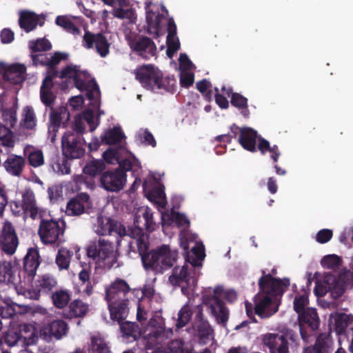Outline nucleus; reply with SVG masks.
Listing matches in <instances>:
<instances>
[{
  "label": "nucleus",
  "instance_id": "obj_1",
  "mask_svg": "<svg viewBox=\"0 0 353 353\" xmlns=\"http://www.w3.org/2000/svg\"><path fill=\"white\" fill-rule=\"evenodd\" d=\"M134 226L131 230L132 239L128 245V254L131 252L138 253L143 268L156 274H163L172 268L178 259L176 250H172L165 244L150 250V235L144 232V230L149 232L155 230L156 224L150 208H145L141 215L136 214Z\"/></svg>",
  "mask_w": 353,
  "mask_h": 353
},
{
  "label": "nucleus",
  "instance_id": "obj_2",
  "mask_svg": "<svg viewBox=\"0 0 353 353\" xmlns=\"http://www.w3.org/2000/svg\"><path fill=\"white\" fill-rule=\"evenodd\" d=\"M262 276L258 281L259 292L254 296V304L249 301L245 302V311L248 316L254 322H257L254 314L261 319H268L279 310V304L276 297L282 296L285 288L290 286V279H276L270 274L261 270Z\"/></svg>",
  "mask_w": 353,
  "mask_h": 353
},
{
  "label": "nucleus",
  "instance_id": "obj_3",
  "mask_svg": "<svg viewBox=\"0 0 353 353\" xmlns=\"http://www.w3.org/2000/svg\"><path fill=\"white\" fill-rule=\"evenodd\" d=\"M132 289L129 284L120 278H117L105 288V299L108 302L110 317L113 321L121 322L128 314L129 294Z\"/></svg>",
  "mask_w": 353,
  "mask_h": 353
},
{
  "label": "nucleus",
  "instance_id": "obj_4",
  "mask_svg": "<svg viewBox=\"0 0 353 353\" xmlns=\"http://www.w3.org/2000/svg\"><path fill=\"white\" fill-rule=\"evenodd\" d=\"M87 254L103 268L110 269L117 261V252L114 249L113 243L103 238L89 245Z\"/></svg>",
  "mask_w": 353,
  "mask_h": 353
},
{
  "label": "nucleus",
  "instance_id": "obj_5",
  "mask_svg": "<svg viewBox=\"0 0 353 353\" xmlns=\"http://www.w3.org/2000/svg\"><path fill=\"white\" fill-rule=\"evenodd\" d=\"M65 228L66 223L62 219H42L39 223L38 234L43 244L59 245L65 242Z\"/></svg>",
  "mask_w": 353,
  "mask_h": 353
},
{
  "label": "nucleus",
  "instance_id": "obj_6",
  "mask_svg": "<svg viewBox=\"0 0 353 353\" xmlns=\"http://www.w3.org/2000/svg\"><path fill=\"white\" fill-rule=\"evenodd\" d=\"M136 79L141 83L143 88L150 90L163 89L170 91L165 85L167 80L163 78L162 73L152 64L143 65L139 67L134 72Z\"/></svg>",
  "mask_w": 353,
  "mask_h": 353
},
{
  "label": "nucleus",
  "instance_id": "obj_7",
  "mask_svg": "<svg viewBox=\"0 0 353 353\" xmlns=\"http://www.w3.org/2000/svg\"><path fill=\"white\" fill-rule=\"evenodd\" d=\"M130 49L144 59H149L157 52V46L152 39L135 32L125 34Z\"/></svg>",
  "mask_w": 353,
  "mask_h": 353
},
{
  "label": "nucleus",
  "instance_id": "obj_8",
  "mask_svg": "<svg viewBox=\"0 0 353 353\" xmlns=\"http://www.w3.org/2000/svg\"><path fill=\"white\" fill-rule=\"evenodd\" d=\"M61 144L63 155L67 159H81L85 152L84 139L74 132H65L62 137Z\"/></svg>",
  "mask_w": 353,
  "mask_h": 353
},
{
  "label": "nucleus",
  "instance_id": "obj_9",
  "mask_svg": "<svg viewBox=\"0 0 353 353\" xmlns=\"http://www.w3.org/2000/svg\"><path fill=\"white\" fill-rule=\"evenodd\" d=\"M94 227L99 235L114 236L117 246L120 245L122 238L127 235L125 227L111 218L99 216Z\"/></svg>",
  "mask_w": 353,
  "mask_h": 353
},
{
  "label": "nucleus",
  "instance_id": "obj_10",
  "mask_svg": "<svg viewBox=\"0 0 353 353\" xmlns=\"http://www.w3.org/2000/svg\"><path fill=\"white\" fill-rule=\"evenodd\" d=\"M199 276V272L196 271V268L185 262L183 266H176L173 268L168 281L174 286H181L183 284L196 286Z\"/></svg>",
  "mask_w": 353,
  "mask_h": 353
},
{
  "label": "nucleus",
  "instance_id": "obj_11",
  "mask_svg": "<svg viewBox=\"0 0 353 353\" xmlns=\"http://www.w3.org/2000/svg\"><path fill=\"white\" fill-rule=\"evenodd\" d=\"M19 243L15 228L10 221L3 223L0 232V249L7 255L15 253Z\"/></svg>",
  "mask_w": 353,
  "mask_h": 353
},
{
  "label": "nucleus",
  "instance_id": "obj_12",
  "mask_svg": "<svg viewBox=\"0 0 353 353\" xmlns=\"http://www.w3.org/2000/svg\"><path fill=\"white\" fill-rule=\"evenodd\" d=\"M82 46L86 49L94 48L101 57H105L110 52V43L102 33L95 34L89 30H85Z\"/></svg>",
  "mask_w": 353,
  "mask_h": 353
},
{
  "label": "nucleus",
  "instance_id": "obj_13",
  "mask_svg": "<svg viewBox=\"0 0 353 353\" xmlns=\"http://www.w3.org/2000/svg\"><path fill=\"white\" fill-rule=\"evenodd\" d=\"M300 334L302 339L306 343L309 341L311 334L307 333L306 327L313 332L319 329L320 321L315 309L307 308L302 314L299 315Z\"/></svg>",
  "mask_w": 353,
  "mask_h": 353
},
{
  "label": "nucleus",
  "instance_id": "obj_14",
  "mask_svg": "<svg viewBox=\"0 0 353 353\" xmlns=\"http://www.w3.org/2000/svg\"><path fill=\"white\" fill-rule=\"evenodd\" d=\"M196 314L194 316L192 327L196 331L199 341L201 343L206 344L213 334L214 330L208 320L204 319L203 307L201 305L195 307Z\"/></svg>",
  "mask_w": 353,
  "mask_h": 353
},
{
  "label": "nucleus",
  "instance_id": "obj_15",
  "mask_svg": "<svg viewBox=\"0 0 353 353\" xmlns=\"http://www.w3.org/2000/svg\"><path fill=\"white\" fill-rule=\"evenodd\" d=\"M127 179L122 173L116 169L114 170L104 171L100 177L101 186L108 192H119L121 190Z\"/></svg>",
  "mask_w": 353,
  "mask_h": 353
},
{
  "label": "nucleus",
  "instance_id": "obj_16",
  "mask_svg": "<svg viewBox=\"0 0 353 353\" xmlns=\"http://www.w3.org/2000/svg\"><path fill=\"white\" fill-rule=\"evenodd\" d=\"M263 343L270 353H289V341L285 334L268 333L263 335Z\"/></svg>",
  "mask_w": 353,
  "mask_h": 353
},
{
  "label": "nucleus",
  "instance_id": "obj_17",
  "mask_svg": "<svg viewBox=\"0 0 353 353\" xmlns=\"http://www.w3.org/2000/svg\"><path fill=\"white\" fill-rule=\"evenodd\" d=\"M61 79H73L74 85L79 90L86 89L88 84L86 80L89 79L90 74L87 71H80L77 65H68L59 72Z\"/></svg>",
  "mask_w": 353,
  "mask_h": 353
},
{
  "label": "nucleus",
  "instance_id": "obj_18",
  "mask_svg": "<svg viewBox=\"0 0 353 353\" xmlns=\"http://www.w3.org/2000/svg\"><path fill=\"white\" fill-rule=\"evenodd\" d=\"M46 18L42 14H37L29 10H22L19 12V25L26 32L33 31L37 26H43Z\"/></svg>",
  "mask_w": 353,
  "mask_h": 353
},
{
  "label": "nucleus",
  "instance_id": "obj_19",
  "mask_svg": "<svg viewBox=\"0 0 353 353\" xmlns=\"http://www.w3.org/2000/svg\"><path fill=\"white\" fill-rule=\"evenodd\" d=\"M57 285V281L55 277L50 274H46L39 276L36 281V290L29 292L30 298L38 300L41 294H52L54 288Z\"/></svg>",
  "mask_w": 353,
  "mask_h": 353
},
{
  "label": "nucleus",
  "instance_id": "obj_20",
  "mask_svg": "<svg viewBox=\"0 0 353 353\" xmlns=\"http://www.w3.org/2000/svg\"><path fill=\"white\" fill-rule=\"evenodd\" d=\"M103 157L109 163H111V160L116 159L119 163V167L116 170L122 172L125 179H127V172L130 171L133 168H139L140 166L139 161L134 157L119 160L118 152L114 150L105 151Z\"/></svg>",
  "mask_w": 353,
  "mask_h": 353
},
{
  "label": "nucleus",
  "instance_id": "obj_21",
  "mask_svg": "<svg viewBox=\"0 0 353 353\" xmlns=\"http://www.w3.org/2000/svg\"><path fill=\"white\" fill-rule=\"evenodd\" d=\"M146 336L154 343H161L172 334L171 330H166L155 318L150 319L148 325Z\"/></svg>",
  "mask_w": 353,
  "mask_h": 353
},
{
  "label": "nucleus",
  "instance_id": "obj_22",
  "mask_svg": "<svg viewBox=\"0 0 353 353\" xmlns=\"http://www.w3.org/2000/svg\"><path fill=\"white\" fill-rule=\"evenodd\" d=\"M17 208L19 205L25 213H28L32 219H35L39 213V208L36 205L35 196L33 191L31 189H26L22 194V201H14L12 203Z\"/></svg>",
  "mask_w": 353,
  "mask_h": 353
},
{
  "label": "nucleus",
  "instance_id": "obj_23",
  "mask_svg": "<svg viewBox=\"0 0 353 353\" xmlns=\"http://www.w3.org/2000/svg\"><path fill=\"white\" fill-rule=\"evenodd\" d=\"M68 331V325L63 320H54L48 323L43 329V334L48 336L50 339L54 338L57 340L61 339L66 336Z\"/></svg>",
  "mask_w": 353,
  "mask_h": 353
},
{
  "label": "nucleus",
  "instance_id": "obj_24",
  "mask_svg": "<svg viewBox=\"0 0 353 353\" xmlns=\"http://www.w3.org/2000/svg\"><path fill=\"white\" fill-rule=\"evenodd\" d=\"M257 131L250 127H242L241 134L238 141L246 150L251 152L256 151V140L258 139Z\"/></svg>",
  "mask_w": 353,
  "mask_h": 353
},
{
  "label": "nucleus",
  "instance_id": "obj_25",
  "mask_svg": "<svg viewBox=\"0 0 353 353\" xmlns=\"http://www.w3.org/2000/svg\"><path fill=\"white\" fill-rule=\"evenodd\" d=\"M26 165V159L22 156L10 154L3 162V166L8 173L14 176H20Z\"/></svg>",
  "mask_w": 353,
  "mask_h": 353
},
{
  "label": "nucleus",
  "instance_id": "obj_26",
  "mask_svg": "<svg viewBox=\"0 0 353 353\" xmlns=\"http://www.w3.org/2000/svg\"><path fill=\"white\" fill-rule=\"evenodd\" d=\"M26 73V67L25 65L14 63L10 65L8 72H7L3 79L14 85L20 84L25 81Z\"/></svg>",
  "mask_w": 353,
  "mask_h": 353
},
{
  "label": "nucleus",
  "instance_id": "obj_27",
  "mask_svg": "<svg viewBox=\"0 0 353 353\" xmlns=\"http://www.w3.org/2000/svg\"><path fill=\"white\" fill-rule=\"evenodd\" d=\"M39 255L37 250L30 248L23 260V269L25 272L31 277L36 274L37 270L40 264Z\"/></svg>",
  "mask_w": 353,
  "mask_h": 353
},
{
  "label": "nucleus",
  "instance_id": "obj_28",
  "mask_svg": "<svg viewBox=\"0 0 353 353\" xmlns=\"http://www.w3.org/2000/svg\"><path fill=\"white\" fill-rule=\"evenodd\" d=\"M212 314L216 317L217 323L225 325L229 318V310L225 303L219 297H214V303L210 305Z\"/></svg>",
  "mask_w": 353,
  "mask_h": 353
},
{
  "label": "nucleus",
  "instance_id": "obj_29",
  "mask_svg": "<svg viewBox=\"0 0 353 353\" xmlns=\"http://www.w3.org/2000/svg\"><path fill=\"white\" fill-rule=\"evenodd\" d=\"M325 281H330L329 292L334 299H338L344 294L346 284L341 279H337L333 274H329L325 276Z\"/></svg>",
  "mask_w": 353,
  "mask_h": 353
},
{
  "label": "nucleus",
  "instance_id": "obj_30",
  "mask_svg": "<svg viewBox=\"0 0 353 353\" xmlns=\"http://www.w3.org/2000/svg\"><path fill=\"white\" fill-rule=\"evenodd\" d=\"M50 81V78L43 80L40 88V99L46 107L52 108V105L54 103L57 97L52 91L53 85L48 84Z\"/></svg>",
  "mask_w": 353,
  "mask_h": 353
},
{
  "label": "nucleus",
  "instance_id": "obj_31",
  "mask_svg": "<svg viewBox=\"0 0 353 353\" xmlns=\"http://www.w3.org/2000/svg\"><path fill=\"white\" fill-rule=\"evenodd\" d=\"M89 310V305L81 300L75 299L70 303L68 307V317L83 318Z\"/></svg>",
  "mask_w": 353,
  "mask_h": 353
},
{
  "label": "nucleus",
  "instance_id": "obj_32",
  "mask_svg": "<svg viewBox=\"0 0 353 353\" xmlns=\"http://www.w3.org/2000/svg\"><path fill=\"white\" fill-rule=\"evenodd\" d=\"M191 252L192 255L187 253L185 257V262L192 265V267L200 268L201 267V261L205 256L203 246L202 245H196L191 249Z\"/></svg>",
  "mask_w": 353,
  "mask_h": 353
},
{
  "label": "nucleus",
  "instance_id": "obj_33",
  "mask_svg": "<svg viewBox=\"0 0 353 353\" xmlns=\"http://www.w3.org/2000/svg\"><path fill=\"white\" fill-rule=\"evenodd\" d=\"M124 137L125 135L120 127L109 129L103 135L101 136V142L107 145L120 143Z\"/></svg>",
  "mask_w": 353,
  "mask_h": 353
},
{
  "label": "nucleus",
  "instance_id": "obj_34",
  "mask_svg": "<svg viewBox=\"0 0 353 353\" xmlns=\"http://www.w3.org/2000/svg\"><path fill=\"white\" fill-rule=\"evenodd\" d=\"M105 169V163L102 159H94L88 161L83 168L85 174L91 177L101 175Z\"/></svg>",
  "mask_w": 353,
  "mask_h": 353
},
{
  "label": "nucleus",
  "instance_id": "obj_35",
  "mask_svg": "<svg viewBox=\"0 0 353 353\" xmlns=\"http://www.w3.org/2000/svg\"><path fill=\"white\" fill-rule=\"evenodd\" d=\"M163 17L164 16L163 14H156L152 10H148L146 12L148 32L150 34L155 33L157 36H158V32L160 29L161 22Z\"/></svg>",
  "mask_w": 353,
  "mask_h": 353
},
{
  "label": "nucleus",
  "instance_id": "obj_36",
  "mask_svg": "<svg viewBox=\"0 0 353 353\" xmlns=\"http://www.w3.org/2000/svg\"><path fill=\"white\" fill-rule=\"evenodd\" d=\"M257 140L259 141L257 148L261 154L264 155L267 152H270L271 153V158L274 163H276L281 155L278 146L276 145L270 146V142L261 137H259Z\"/></svg>",
  "mask_w": 353,
  "mask_h": 353
},
{
  "label": "nucleus",
  "instance_id": "obj_37",
  "mask_svg": "<svg viewBox=\"0 0 353 353\" xmlns=\"http://www.w3.org/2000/svg\"><path fill=\"white\" fill-rule=\"evenodd\" d=\"M231 105L241 111V114L248 118L250 115L248 109V99L238 92H234L230 96Z\"/></svg>",
  "mask_w": 353,
  "mask_h": 353
},
{
  "label": "nucleus",
  "instance_id": "obj_38",
  "mask_svg": "<svg viewBox=\"0 0 353 353\" xmlns=\"http://www.w3.org/2000/svg\"><path fill=\"white\" fill-rule=\"evenodd\" d=\"M332 344L330 334L321 333L317 336L314 345L310 347H314L318 353H329Z\"/></svg>",
  "mask_w": 353,
  "mask_h": 353
},
{
  "label": "nucleus",
  "instance_id": "obj_39",
  "mask_svg": "<svg viewBox=\"0 0 353 353\" xmlns=\"http://www.w3.org/2000/svg\"><path fill=\"white\" fill-rule=\"evenodd\" d=\"M51 299L57 308L63 309L68 304L70 300V294L68 290H59L52 292Z\"/></svg>",
  "mask_w": 353,
  "mask_h": 353
},
{
  "label": "nucleus",
  "instance_id": "obj_40",
  "mask_svg": "<svg viewBox=\"0 0 353 353\" xmlns=\"http://www.w3.org/2000/svg\"><path fill=\"white\" fill-rule=\"evenodd\" d=\"M72 256V251L65 248H61L56 256V263L59 268L60 270H67L70 266Z\"/></svg>",
  "mask_w": 353,
  "mask_h": 353
},
{
  "label": "nucleus",
  "instance_id": "obj_41",
  "mask_svg": "<svg viewBox=\"0 0 353 353\" xmlns=\"http://www.w3.org/2000/svg\"><path fill=\"white\" fill-rule=\"evenodd\" d=\"M55 23L57 26L61 27L68 32L72 33L73 34H80V30L67 16H57L55 19Z\"/></svg>",
  "mask_w": 353,
  "mask_h": 353
},
{
  "label": "nucleus",
  "instance_id": "obj_42",
  "mask_svg": "<svg viewBox=\"0 0 353 353\" xmlns=\"http://www.w3.org/2000/svg\"><path fill=\"white\" fill-rule=\"evenodd\" d=\"M193 314H196L195 307L192 311L188 305L183 306L178 313V319L176 323V328L180 329L185 326L190 321Z\"/></svg>",
  "mask_w": 353,
  "mask_h": 353
},
{
  "label": "nucleus",
  "instance_id": "obj_43",
  "mask_svg": "<svg viewBox=\"0 0 353 353\" xmlns=\"http://www.w3.org/2000/svg\"><path fill=\"white\" fill-rule=\"evenodd\" d=\"M2 339L4 343L9 347H14L17 345L19 341H23L24 342L26 339V337H23L21 331L14 329H10L6 332Z\"/></svg>",
  "mask_w": 353,
  "mask_h": 353
},
{
  "label": "nucleus",
  "instance_id": "obj_44",
  "mask_svg": "<svg viewBox=\"0 0 353 353\" xmlns=\"http://www.w3.org/2000/svg\"><path fill=\"white\" fill-rule=\"evenodd\" d=\"M67 114V119L69 118V113L66 112V110L59 112L57 111H52L50 115V125L48 130L50 132H54V134L59 130L61 121L63 119L62 114Z\"/></svg>",
  "mask_w": 353,
  "mask_h": 353
},
{
  "label": "nucleus",
  "instance_id": "obj_45",
  "mask_svg": "<svg viewBox=\"0 0 353 353\" xmlns=\"http://www.w3.org/2000/svg\"><path fill=\"white\" fill-rule=\"evenodd\" d=\"M0 141L1 145L8 148L14 146L13 132L10 128L4 125H0Z\"/></svg>",
  "mask_w": 353,
  "mask_h": 353
},
{
  "label": "nucleus",
  "instance_id": "obj_46",
  "mask_svg": "<svg viewBox=\"0 0 353 353\" xmlns=\"http://www.w3.org/2000/svg\"><path fill=\"white\" fill-rule=\"evenodd\" d=\"M28 162L33 168H38L44 164L43 153L41 150L34 149L27 155Z\"/></svg>",
  "mask_w": 353,
  "mask_h": 353
},
{
  "label": "nucleus",
  "instance_id": "obj_47",
  "mask_svg": "<svg viewBox=\"0 0 353 353\" xmlns=\"http://www.w3.org/2000/svg\"><path fill=\"white\" fill-rule=\"evenodd\" d=\"M91 348L92 353H110V347L105 340L100 337H92Z\"/></svg>",
  "mask_w": 353,
  "mask_h": 353
},
{
  "label": "nucleus",
  "instance_id": "obj_48",
  "mask_svg": "<svg viewBox=\"0 0 353 353\" xmlns=\"http://www.w3.org/2000/svg\"><path fill=\"white\" fill-rule=\"evenodd\" d=\"M16 304L0 299V316L3 319H10L16 314Z\"/></svg>",
  "mask_w": 353,
  "mask_h": 353
},
{
  "label": "nucleus",
  "instance_id": "obj_49",
  "mask_svg": "<svg viewBox=\"0 0 353 353\" xmlns=\"http://www.w3.org/2000/svg\"><path fill=\"white\" fill-rule=\"evenodd\" d=\"M30 48L34 52H46L52 48V44L46 38L37 39L30 42Z\"/></svg>",
  "mask_w": 353,
  "mask_h": 353
},
{
  "label": "nucleus",
  "instance_id": "obj_50",
  "mask_svg": "<svg viewBox=\"0 0 353 353\" xmlns=\"http://www.w3.org/2000/svg\"><path fill=\"white\" fill-rule=\"evenodd\" d=\"M342 263L341 257L336 254H328L321 259V263L324 268L334 270L338 268Z\"/></svg>",
  "mask_w": 353,
  "mask_h": 353
},
{
  "label": "nucleus",
  "instance_id": "obj_51",
  "mask_svg": "<svg viewBox=\"0 0 353 353\" xmlns=\"http://www.w3.org/2000/svg\"><path fill=\"white\" fill-rule=\"evenodd\" d=\"M350 323V316L345 314H340L335 320V330L339 334H343Z\"/></svg>",
  "mask_w": 353,
  "mask_h": 353
},
{
  "label": "nucleus",
  "instance_id": "obj_52",
  "mask_svg": "<svg viewBox=\"0 0 353 353\" xmlns=\"http://www.w3.org/2000/svg\"><path fill=\"white\" fill-rule=\"evenodd\" d=\"M67 211L69 214L79 215L84 212L85 206L78 198H74L68 203Z\"/></svg>",
  "mask_w": 353,
  "mask_h": 353
},
{
  "label": "nucleus",
  "instance_id": "obj_53",
  "mask_svg": "<svg viewBox=\"0 0 353 353\" xmlns=\"http://www.w3.org/2000/svg\"><path fill=\"white\" fill-rule=\"evenodd\" d=\"M66 157L58 159L52 165L53 170L59 174H68L70 173V164Z\"/></svg>",
  "mask_w": 353,
  "mask_h": 353
},
{
  "label": "nucleus",
  "instance_id": "obj_54",
  "mask_svg": "<svg viewBox=\"0 0 353 353\" xmlns=\"http://www.w3.org/2000/svg\"><path fill=\"white\" fill-rule=\"evenodd\" d=\"M25 116L23 119V126L26 129L32 130L36 125V117L34 110L32 107H26L25 108Z\"/></svg>",
  "mask_w": 353,
  "mask_h": 353
},
{
  "label": "nucleus",
  "instance_id": "obj_55",
  "mask_svg": "<svg viewBox=\"0 0 353 353\" xmlns=\"http://www.w3.org/2000/svg\"><path fill=\"white\" fill-rule=\"evenodd\" d=\"M122 320L121 322H119L120 325L121 332L125 336L136 337L137 333L138 326L134 323L129 321L123 322Z\"/></svg>",
  "mask_w": 353,
  "mask_h": 353
},
{
  "label": "nucleus",
  "instance_id": "obj_56",
  "mask_svg": "<svg viewBox=\"0 0 353 353\" xmlns=\"http://www.w3.org/2000/svg\"><path fill=\"white\" fill-rule=\"evenodd\" d=\"M112 14L114 17L120 19H127L132 20L134 18V11L131 8H114L112 10Z\"/></svg>",
  "mask_w": 353,
  "mask_h": 353
},
{
  "label": "nucleus",
  "instance_id": "obj_57",
  "mask_svg": "<svg viewBox=\"0 0 353 353\" xmlns=\"http://www.w3.org/2000/svg\"><path fill=\"white\" fill-rule=\"evenodd\" d=\"M12 276V269L10 263L3 262L0 263V282L10 281Z\"/></svg>",
  "mask_w": 353,
  "mask_h": 353
},
{
  "label": "nucleus",
  "instance_id": "obj_58",
  "mask_svg": "<svg viewBox=\"0 0 353 353\" xmlns=\"http://www.w3.org/2000/svg\"><path fill=\"white\" fill-rule=\"evenodd\" d=\"M330 281L326 282L325 281V278L323 281L316 282V285L314 290V292L317 297H323L328 292L330 287H329Z\"/></svg>",
  "mask_w": 353,
  "mask_h": 353
},
{
  "label": "nucleus",
  "instance_id": "obj_59",
  "mask_svg": "<svg viewBox=\"0 0 353 353\" xmlns=\"http://www.w3.org/2000/svg\"><path fill=\"white\" fill-rule=\"evenodd\" d=\"M307 301V297L305 295H300L295 297L294 301V310L299 315L306 310L305 307Z\"/></svg>",
  "mask_w": 353,
  "mask_h": 353
},
{
  "label": "nucleus",
  "instance_id": "obj_60",
  "mask_svg": "<svg viewBox=\"0 0 353 353\" xmlns=\"http://www.w3.org/2000/svg\"><path fill=\"white\" fill-rule=\"evenodd\" d=\"M86 83L88 84V87L86 89H83L82 91H86V97L90 100H93L94 97V92L99 94L100 90L99 85L94 79L88 81L86 80Z\"/></svg>",
  "mask_w": 353,
  "mask_h": 353
},
{
  "label": "nucleus",
  "instance_id": "obj_61",
  "mask_svg": "<svg viewBox=\"0 0 353 353\" xmlns=\"http://www.w3.org/2000/svg\"><path fill=\"white\" fill-rule=\"evenodd\" d=\"M68 54L65 53L56 52L50 58L48 57V68H52L56 67L62 60L66 59Z\"/></svg>",
  "mask_w": 353,
  "mask_h": 353
},
{
  "label": "nucleus",
  "instance_id": "obj_62",
  "mask_svg": "<svg viewBox=\"0 0 353 353\" xmlns=\"http://www.w3.org/2000/svg\"><path fill=\"white\" fill-rule=\"evenodd\" d=\"M184 343L181 339L172 340L168 343L165 353H180Z\"/></svg>",
  "mask_w": 353,
  "mask_h": 353
},
{
  "label": "nucleus",
  "instance_id": "obj_63",
  "mask_svg": "<svg viewBox=\"0 0 353 353\" xmlns=\"http://www.w3.org/2000/svg\"><path fill=\"white\" fill-rule=\"evenodd\" d=\"M333 232L330 229H322L319 230L316 236V241L319 243H327L332 237Z\"/></svg>",
  "mask_w": 353,
  "mask_h": 353
},
{
  "label": "nucleus",
  "instance_id": "obj_64",
  "mask_svg": "<svg viewBox=\"0 0 353 353\" xmlns=\"http://www.w3.org/2000/svg\"><path fill=\"white\" fill-rule=\"evenodd\" d=\"M2 116L6 125L14 128L17 123L16 112L12 110H6L3 112Z\"/></svg>",
  "mask_w": 353,
  "mask_h": 353
}]
</instances>
